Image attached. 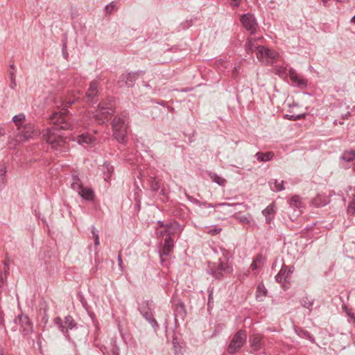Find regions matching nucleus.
I'll return each mask as SVG.
<instances>
[{
	"instance_id": "f257e3e1",
	"label": "nucleus",
	"mask_w": 355,
	"mask_h": 355,
	"mask_svg": "<svg viewBox=\"0 0 355 355\" xmlns=\"http://www.w3.org/2000/svg\"><path fill=\"white\" fill-rule=\"evenodd\" d=\"M67 114L66 109L53 113L50 116V121L55 126L44 130L42 132L44 139L57 151H65L68 148L65 139L57 133L58 130H73L75 128L73 125L69 121Z\"/></svg>"
},
{
	"instance_id": "f03ea898",
	"label": "nucleus",
	"mask_w": 355,
	"mask_h": 355,
	"mask_svg": "<svg viewBox=\"0 0 355 355\" xmlns=\"http://www.w3.org/2000/svg\"><path fill=\"white\" fill-rule=\"evenodd\" d=\"M129 121L126 114L116 116L112 123L113 135L114 138L120 143L126 142L127 129Z\"/></svg>"
},
{
	"instance_id": "7ed1b4c3",
	"label": "nucleus",
	"mask_w": 355,
	"mask_h": 355,
	"mask_svg": "<svg viewBox=\"0 0 355 355\" xmlns=\"http://www.w3.org/2000/svg\"><path fill=\"white\" fill-rule=\"evenodd\" d=\"M161 226L165 227L164 231H157V234H159L161 236L164 235V234H167L162 250L160 252V257L162 259L163 255L167 256L173 250L174 245L171 235L175 234L179 230L180 225L177 222H173L165 226L162 223Z\"/></svg>"
},
{
	"instance_id": "20e7f679",
	"label": "nucleus",
	"mask_w": 355,
	"mask_h": 355,
	"mask_svg": "<svg viewBox=\"0 0 355 355\" xmlns=\"http://www.w3.org/2000/svg\"><path fill=\"white\" fill-rule=\"evenodd\" d=\"M114 112V105L110 101H103L98 104L92 117L96 122L103 124L109 120Z\"/></svg>"
},
{
	"instance_id": "39448f33",
	"label": "nucleus",
	"mask_w": 355,
	"mask_h": 355,
	"mask_svg": "<svg viewBox=\"0 0 355 355\" xmlns=\"http://www.w3.org/2000/svg\"><path fill=\"white\" fill-rule=\"evenodd\" d=\"M17 131L15 136V140L17 142H21L33 139L40 134V131L31 123H24V125L17 128Z\"/></svg>"
},
{
	"instance_id": "423d86ee",
	"label": "nucleus",
	"mask_w": 355,
	"mask_h": 355,
	"mask_svg": "<svg viewBox=\"0 0 355 355\" xmlns=\"http://www.w3.org/2000/svg\"><path fill=\"white\" fill-rule=\"evenodd\" d=\"M256 55L259 61L266 65L272 64L279 58V53L268 49L267 46H261L257 47Z\"/></svg>"
},
{
	"instance_id": "0eeeda50",
	"label": "nucleus",
	"mask_w": 355,
	"mask_h": 355,
	"mask_svg": "<svg viewBox=\"0 0 355 355\" xmlns=\"http://www.w3.org/2000/svg\"><path fill=\"white\" fill-rule=\"evenodd\" d=\"M232 267L226 261L219 259L218 263H214L209 266V273L216 279L222 278L224 275L232 274Z\"/></svg>"
},
{
	"instance_id": "6e6552de",
	"label": "nucleus",
	"mask_w": 355,
	"mask_h": 355,
	"mask_svg": "<svg viewBox=\"0 0 355 355\" xmlns=\"http://www.w3.org/2000/svg\"><path fill=\"white\" fill-rule=\"evenodd\" d=\"M247 334L245 331H238L232 338L230 345L227 347V352L231 354H234L241 349L246 342Z\"/></svg>"
},
{
	"instance_id": "1a4fd4ad",
	"label": "nucleus",
	"mask_w": 355,
	"mask_h": 355,
	"mask_svg": "<svg viewBox=\"0 0 355 355\" xmlns=\"http://www.w3.org/2000/svg\"><path fill=\"white\" fill-rule=\"evenodd\" d=\"M54 323L57 325L58 328L62 331L67 339H70L69 334V330H71L76 328L77 324L74 321L73 318L71 315H67L64 318V325L63 324L62 320L60 317H57L54 319Z\"/></svg>"
},
{
	"instance_id": "9d476101",
	"label": "nucleus",
	"mask_w": 355,
	"mask_h": 355,
	"mask_svg": "<svg viewBox=\"0 0 355 355\" xmlns=\"http://www.w3.org/2000/svg\"><path fill=\"white\" fill-rule=\"evenodd\" d=\"M145 74V71L139 70L135 72H129L127 73L122 74L119 80L120 86H127L128 87H132L135 80L140 76H143Z\"/></svg>"
},
{
	"instance_id": "9b49d317",
	"label": "nucleus",
	"mask_w": 355,
	"mask_h": 355,
	"mask_svg": "<svg viewBox=\"0 0 355 355\" xmlns=\"http://www.w3.org/2000/svg\"><path fill=\"white\" fill-rule=\"evenodd\" d=\"M241 21L247 31H250L251 34L255 33L257 28V23L253 15L250 13L244 14L241 16Z\"/></svg>"
},
{
	"instance_id": "f8f14e48",
	"label": "nucleus",
	"mask_w": 355,
	"mask_h": 355,
	"mask_svg": "<svg viewBox=\"0 0 355 355\" xmlns=\"http://www.w3.org/2000/svg\"><path fill=\"white\" fill-rule=\"evenodd\" d=\"M288 76L293 85L300 88L306 87L307 80L298 74L294 69H289Z\"/></svg>"
},
{
	"instance_id": "ddd939ff",
	"label": "nucleus",
	"mask_w": 355,
	"mask_h": 355,
	"mask_svg": "<svg viewBox=\"0 0 355 355\" xmlns=\"http://www.w3.org/2000/svg\"><path fill=\"white\" fill-rule=\"evenodd\" d=\"M16 322H19L20 324V331L24 334H28L32 331V324L27 315H19L16 319Z\"/></svg>"
},
{
	"instance_id": "4468645a",
	"label": "nucleus",
	"mask_w": 355,
	"mask_h": 355,
	"mask_svg": "<svg viewBox=\"0 0 355 355\" xmlns=\"http://www.w3.org/2000/svg\"><path fill=\"white\" fill-rule=\"evenodd\" d=\"M292 272L291 268L283 264L281 270L276 275L275 279L277 282H282L283 281H286L288 279L290 274Z\"/></svg>"
},
{
	"instance_id": "2eb2a0df",
	"label": "nucleus",
	"mask_w": 355,
	"mask_h": 355,
	"mask_svg": "<svg viewBox=\"0 0 355 355\" xmlns=\"http://www.w3.org/2000/svg\"><path fill=\"white\" fill-rule=\"evenodd\" d=\"M250 343L251 347L254 351H257L261 348V336L259 334H254L250 338Z\"/></svg>"
},
{
	"instance_id": "dca6fc26",
	"label": "nucleus",
	"mask_w": 355,
	"mask_h": 355,
	"mask_svg": "<svg viewBox=\"0 0 355 355\" xmlns=\"http://www.w3.org/2000/svg\"><path fill=\"white\" fill-rule=\"evenodd\" d=\"M275 213V207L273 204L269 205L262 211V214L265 216L267 223H270L272 220Z\"/></svg>"
},
{
	"instance_id": "f3484780",
	"label": "nucleus",
	"mask_w": 355,
	"mask_h": 355,
	"mask_svg": "<svg viewBox=\"0 0 355 355\" xmlns=\"http://www.w3.org/2000/svg\"><path fill=\"white\" fill-rule=\"evenodd\" d=\"M98 81L96 80H93L89 87L87 92L86 94V96L88 100L93 98L98 94Z\"/></svg>"
},
{
	"instance_id": "a211bd4d",
	"label": "nucleus",
	"mask_w": 355,
	"mask_h": 355,
	"mask_svg": "<svg viewBox=\"0 0 355 355\" xmlns=\"http://www.w3.org/2000/svg\"><path fill=\"white\" fill-rule=\"evenodd\" d=\"M78 193L83 198L87 200H92L94 197L93 190L88 187L85 188L83 187Z\"/></svg>"
},
{
	"instance_id": "6ab92c4d",
	"label": "nucleus",
	"mask_w": 355,
	"mask_h": 355,
	"mask_svg": "<svg viewBox=\"0 0 355 355\" xmlns=\"http://www.w3.org/2000/svg\"><path fill=\"white\" fill-rule=\"evenodd\" d=\"M295 331L299 337H300L302 338L307 339L313 343H315V338H314L313 336L311 333H309L308 331L299 327V328H296L295 329Z\"/></svg>"
},
{
	"instance_id": "aec40b11",
	"label": "nucleus",
	"mask_w": 355,
	"mask_h": 355,
	"mask_svg": "<svg viewBox=\"0 0 355 355\" xmlns=\"http://www.w3.org/2000/svg\"><path fill=\"white\" fill-rule=\"evenodd\" d=\"M102 171L103 172V178L105 181H109L110 179L113 172L114 168L113 166L108 162H105Z\"/></svg>"
},
{
	"instance_id": "412c9836",
	"label": "nucleus",
	"mask_w": 355,
	"mask_h": 355,
	"mask_svg": "<svg viewBox=\"0 0 355 355\" xmlns=\"http://www.w3.org/2000/svg\"><path fill=\"white\" fill-rule=\"evenodd\" d=\"M143 317L149 322L153 329L155 330L159 327L157 320L153 317V311L149 312L141 313Z\"/></svg>"
},
{
	"instance_id": "4be33fe9",
	"label": "nucleus",
	"mask_w": 355,
	"mask_h": 355,
	"mask_svg": "<svg viewBox=\"0 0 355 355\" xmlns=\"http://www.w3.org/2000/svg\"><path fill=\"white\" fill-rule=\"evenodd\" d=\"M138 309L140 313L149 312L153 311L152 302L148 300L142 301L139 304Z\"/></svg>"
},
{
	"instance_id": "5701e85b",
	"label": "nucleus",
	"mask_w": 355,
	"mask_h": 355,
	"mask_svg": "<svg viewBox=\"0 0 355 355\" xmlns=\"http://www.w3.org/2000/svg\"><path fill=\"white\" fill-rule=\"evenodd\" d=\"M270 189L274 191H282L284 189V181H278L277 180H272L269 182Z\"/></svg>"
},
{
	"instance_id": "b1692460",
	"label": "nucleus",
	"mask_w": 355,
	"mask_h": 355,
	"mask_svg": "<svg viewBox=\"0 0 355 355\" xmlns=\"http://www.w3.org/2000/svg\"><path fill=\"white\" fill-rule=\"evenodd\" d=\"M274 154L272 152H267V153H261L258 152L256 153L255 157H257V160L262 162H267L272 159Z\"/></svg>"
},
{
	"instance_id": "393cba45",
	"label": "nucleus",
	"mask_w": 355,
	"mask_h": 355,
	"mask_svg": "<svg viewBox=\"0 0 355 355\" xmlns=\"http://www.w3.org/2000/svg\"><path fill=\"white\" fill-rule=\"evenodd\" d=\"M257 40L254 38H250L245 45V51L249 54L253 51L257 52V47H260V45L256 44Z\"/></svg>"
},
{
	"instance_id": "a878e982",
	"label": "nucleus",
	"mask_w": 355,
	"mask_h": 355,
	"mask_svg": "<svg viewBox=\"0 0 355 355\" xmlns=\"http://www.w3.org/2000/svg\"><path fill=\"white\" fill-rule=\"evenodd\" d=\"M209 177L214 182L218 184L220 186L224 187L227 183V180L225 178L218 175L216 173H209Z\"/></svg>"
},
{
	"instance_id": "bb28decb",
	"label": "nucleus",
	"mask_w": 355,
	"mask_h": 355,
	"mask_svg": "<svg viewBox=\"0 0 355 355\" xmlns=\"http://www.w3.org/2000/svg\"><path fill=\"white\" fill-rule=\"evenodd\" d=\"M12 121L15 124L17 128L24 125L26 121V116L24 114L21 113L17 114L12 117Z\"/></svg>"
},
{
	"instance_id": "cd10ccee",
	"label": "nucleus",
	"mask_w": 355,
	"mask_h": 355,
	"mask_svg": "<svg viewBox=\"0 0 355 355\" xmlns=\"http://www.w3.org/2000/svg\"><path fill=\"white\" fill-rule=\"evenodd\" d=\"M341 159L346 162L353 161L355 159V150H345L342 154Z\"/></svg>"
},
{
	"instance_id": "c85d7f7f",
	"label": "nucleus",
	"mask_w": 355,
	"mask_h": 355,
	"mask_svg": "<svg viewBox=\"0 0 355 355\" xmlns=\"http://www.w3.org/2000/svg\"><path fill=\"white\" fill-rule=\"evenodd\" d=\"M234 218L242 224H248L252 220V216L250 214L245 215L237 214L234 216Z\"/></svg>"
},
{
	"instance_id": "c756f323",
	"label": "nucleus",
	"mask_w": 355,
	"mask_h": 355,
	"mask_svg": "<svg viewBox=\"0 0 355 355\" xmlns=\"http://www.w3.org/2000/svg\"><path fill=\"white\" fill-rule=\"evenodd\" d=\"M267 290L263 284H259L257 288L256 297L259 301H262L263 298L266 295Z\"/></svg>"
},
{
	"instance_id": "7c9ffc66",
	"label": "nucleus",
	"mask_w": 355,
	"mask_h": 355,
	"mask_svg": "<svg viewBox=\"0 0 355 355\" xmlns=\"http://www.w3.org/2000/svg\"><path fill=\"white\" fill-rule=\"evenodd\" d=\"M83 187V184L80 180V179L78 178L77 175H72V182H71V188L78 192L81 188Z\"/></svg>"
},
{
	"instance_id": "2f4dec72",
	"label": "nucleus",
	"mask_w": 355,
	"mask_h": 355,
	"mask_svg": "<svg viewBox=\"0 0 355 355\" xmlns=\"http://www.w3.org/2000/svg\"><path fill=\"white\" fill-rule=\"evenodd\" d=\"M94 141V137L89 135H82L78 138V142L79 144H92Z\"/></svg>"
},
{
	"instance_id": "473e14b6",
	"label": "nucleus",
	"mask_w": 355,
	"mask_h": 355,
	"mask_svg": "<svg viewBox=\"0 0 355 355\" xmlns=\"http://www.w3.org/2000/svg\"><path fill=\"white\" fill-rule=\"evenodd\" d=\"M301 304L304 307L310 309L313 304V299H312L308 296L304 297L301 300Z\"/></svg>"
},
{
	"instance_id": "72a5a7b5",
	"label": "nucleus",
	"mask_w": 355,
	"mask_h": 355,
	"mask_svg": "<svg viewBox=\"0 0 355 355\" xmlns=\"http://www.w3.org/2000/svg\"><path fill=\"white\" fill-rule=\"evenodd\" d=\"M222 231V229L220 227H218L217 226H212L210 227L207 228L205 230V232L210 234V235H217L220 233Z\"/></svg>"
},
{
	"instance_id": "f704fd0d",
	"label": "nucleus",
	"mask_w": 355,
	"mask_h": 355,
	"mask_svg": "<svg viewBox=\"0 0 355 355\" xmlns=\"http://www.w3.org/2000/svg\"><path fill=\"white\" fill-rule=\"evenodd\" d=\"M150 188L152 191L157 192L160 188V182L156 178H152L150 182Z\"/></svg>"
},
{
	"instance_id": "c9c22d12",
	"label": "nucleus",
	"mask_w": 355,
	"mask_h": 355,
	"mask_svg": "<svg viewBox=\"0 0 355 355\" xmlns=\"http://www.w3.org/2000/svg\"><path fill=\"white\" fill-rule=\"evenodd\" d=\"M290 205L293 207L299 208L301 206L300 198L297 196H294L290 200Z\"/></svg>"
},
{
	"instance_id": "e433bc0d",
	"label": "nucleus",
	"mask_w": 355,
	"mask_h": 355,
	"mask_svg": "<svg viewBox=\"0 0 355 355\" xmlns=\"http://www.w3.org/2000/svg\"><path fill=\"white\" fill-rule=\"evenodd\" d=\"M287 69L285 67L282 66H277L275 68V73L279 75L281 77L286 76L287 75L286 72Z\"/></svg>"
},
{
	"instance_id": "4c0bfd02",
	"label": "nucleus",
	"mask_w": 355,
	"mask_h": 355,
	"mask_svg": "<svg viewBox=\"0 0 355 355\" xmlns=\"http://www.w3.org/2000/svg\"><path fill=\"white\" fill-rule=\"evenodd\" d=\"M92 234L94 239V245L98 246L100 244L98 231L94 226L92 227Z\"/></svg>"
},
{
	"instance_id": "58836bf2",
	"label": "nucleus",
	"mask_w": 355,
	"mask_h": 355,
	"mask_svg": "<svg viewBox=\"0 0 355 355\" xmlns=\"http://www.w3.org/2000/svg\"><path fill=\"white\" fill-rule=\"evenodd\" d=\"M304 117V114H286L285 118L291 121H296Z\"/></svg>"
},
{
	"instance_id": "ea45409f",
	"label": "nucleus",
	"mask_w": 355,
	"mask_h": 355,
	"mask_svg": "<svg viewBox=\"0 0 355 355\" xmlns=\"http://www.w3.org/2000/svg\"><path fill=\"white\" fill-rule=\"evenodd\" d=\"M7 170H6V166L5 165V164H1L0 165V181L2 182V183H4V176H5V174L6 173Z\"/></svg>"
},
{
	"instance_id": "a19ab883",
	"label": "nucleus",
	"mask_w": 355,
	"mask_h": 355,
	"mask_svg": "<svg viewBox=\"0 0 355 355\" xmlns=\"http://www.w3.org/2000/svg\"><path fill=\"white\" fill-rule=\"evenodd\" d=\"M202 205L205 208L217 207L219 206H230V204L225 202L217 203L215 205H213L212 204L208 202H203Z\"/></svg>"
},
{
	"instance_id": "79ce46f5",
	"label": "nucleus",
	"mask_w": 355,
	"mask_h": 355,
	"mask_svg": "<svg viewBox=\"0 0 355 355\" xmlns=\"http://www.w3.org/2000/svg\"><path fill=\"white\" fill-rule=\"evenodd\" d=\"M115 3L114 2H111L110 3L107 4L106 6H105V11L107 12H109L110 13L113 9L115 8Z\"/></svg>"
},
{
	"instance_id": "37998d69",
	"label": "nucleus",
	"mask_w": 355,
	"mask_h": 355,
	"mask_svg": "<svg viewBox=\"0 0 355 355\" xmlns=\"http://www.w3.org/2000/svg\"><path fill=\"white\" fill-rule=\"evenodd\" d=\"M117 260H118V263H119V266L122 270L123 269L122 268L123 261H122V256H121V253L118 255Z\"/></svg>"
},
{
	"instance_id": "c03bdc74",
	"label": "nucleus",
	"mask_w": 355,
	"mask_h": 355,
	"mask_svg": "<svg viewBox=\"0 0 355 355\" xmlns=\"http://www.w3.org/2000/svg\"><path fill=\"white\" fill-rule=\"evenodd\" d=\"M230 4L232 6L239 7L240 5V0H232Z\"/></svg>"
},
{
	"instance_id": "a18cd8bd",
	"label": "nucleus",
	"mask_w": 355,
	"mask_h": 355,
	"mask_svg": "<svg viewBox=\"0 0 355 355\" xmlns=\"http://www.w3.org/2000/svg\"><path fill=\"white\" fill-rule=\"evenodd\" d=\"M9 76L11 82H14V80H15V74L14 71H9Z\"/></svg>"
},
{
	"instance_id": "49530a36",
	"label": "nucleus",
	"mask_w": 355,
	"mask_h": 355,
	"mask_svg": "<svg viewBox=\"0 0 355 355\" xmlns=\"http://www.w3.org/2000/svg\"><path fill=\"white\" fill-rule=\"evenodd\" d=\"M5 136V130L3 128L0 127V141L2 140V138Z\"/></svg>"
},
{
	"instance_id": "de8ad7c7",
	"label": "nucleus",
	"mask_w": 355,
	"mask_h": 355,
	"mask_svg": "<svg viewBox=\"0 0 355 355\" xmlns=\"http://www.w3.org/2000/svg\"><path fill=\"white\" fill-rule=\"evenodd\" d=\"M211 302H213V297H212V293L211 292L209 293V301H208V305L209 306V304H211Z\"/></svg>"
},
{
	"instance_id": "09e8293b",
	"label": "nucleus",
	"mask_w": 355,
	"mask_h": 355,
	"mask_svg": "<svg viewBox=\"0 0 355 355\" xmlns=\"http://www.w3.org/2000/svg\"><path fill=\"white\" fill-rule=\"evenodd\" d=\"M74 103L73 101H68L65 103L64 106L65 107H69L71 105H72Z\"/></svg>"
},
{
	"instance_id": "8fccbe9b",
	"label": "nucleus",
	"mask_w": 355,
	"mask_h": 355,
	"mask_svg": "<svg viewBox=\"0 0 355 355\" xmlns=\"http://www.w3.org/2000/svg\"><path fill=\"white\" fill-rule=\"evenodd\" d=\"M251 268L252 270H255L257 268V265L255 261H254L251 264Z\"/></svg>"
},
{
	"instance_id": "3c124183",
	"label": "nucleus",
	"mask_w": 355,
	"mask_h": 355,
	"mask_svg": "<svg viewBox=\"0 0 355 355\" xmlns=\"http://www.w3.org/2000/svg\"><path fill=\"white\" fill-rule=\"evenodd\" d=\"M17 84H16V81L14 80V82H11V87L13 89L16 87Z\"/></svg>"
},
{
	"instance_id": "603ef678",
	"label": "nucleus",
	"mask_w": 355,
	"mask_h": 355,
	"mask_svg": "<svg viewBox=\"0 0 355 355\" xmlns=\"http://www.w3.org/2000/svg\"><path fill=\"white\" fill-rule=\"evenodd\" d=\"M10 69H12V71H14V72H15V65H14L13 64H10Z\"/></svg>"
},
{
	"instance_id": "864d4df0",
	"label": "nucleus",
	"mask_w": 355,
	"mask_h": 355,
	"mask_svg": "<svg viewBox=\"0 0 355 355\" xmlns=\"http://www.w3.org/2000/svg\"><path fill=\"white\" fill-rule=\"evenodd\" d=\"M0 355H4V351L2 348H0Z\"/></svg>"
},
{
	"instance_id": "5fc2aeb1",
	"label": "nucleus",
	"mask_w": 355,
	"mask_h": 355,
	"mask_svg": "<svg viewBox=\"0 0 355 355\" xmlns=\"http://www.w3.org/2000/svg\"><path fill=\"white\" fill-rule=\"evenodd\" d=\"M352 22L355 24V15L351 19Z\"/></svg>"
}]
</instances>
